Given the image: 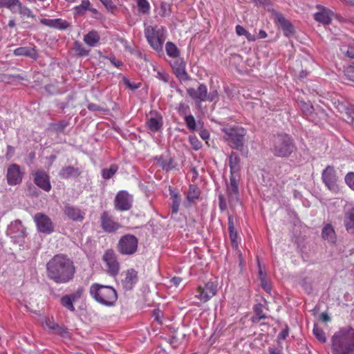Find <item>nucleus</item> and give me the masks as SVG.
Here are the masks:
<instances>
[{
    "instance_id": "6e6d98bb",
    "label": "nucleus",
    "mask_w": 354,
    "mask_h": 354,
    "mask_svg": "<svg viewBox=\"0 0 354 354\" xmlns=\"http://www.w3.org/2000/svg\"><path fill=\"white\" fill-rule=\"evenodd\" d=\"M68 125V122L67 121L62 120L55 123L53 124V129L57 132H61L63 131Z\"/></svg>"
},
{
    "instance_id": "9b49d317",
    "label": "nucleus",
    "mask_w": 354,
    "mask_h": 354,
    "mask_svg": "<svg viewBox=\"0 0 354 354\" xmlns=\"http://www.w3.org/2000/svg\"><path fill=\"white\" fill-rule=\"evenodd\" d=\"M133 196L125 190L119 191L114 199L115 209L124 212L130 209L132 207Z\"/></svg>"
},
{
    "instance_id": "473e14b6",
    "label": "nucleus",
    "mask_w": 354,
    "mask_h": 354,
    "mask_svg": "<svg viewBox=\"0 0 354 354\" xmlns=\"http://www.w3.org/2000/svg\"><path fill=\"white\" fill-rule=\"evenodd\" d=\"M87 10L97 12L96 9L92 8L89 0H82L80 5L74 8L75 13L78 15H84Z\"/></svg>"
},
{
    "instance_id": "680f3d73",
    "label": "nucleus",
    "mask_w": 354,
    "mask_h": 354,
    "mask_svg": "<svg viewBox=\"0 0 354 354\" xmlns=\"http://www.w3.org/2000/svg\"><path fill=\"white\" fill-rule=\"evenodd\" d=\"M189 139V142H190L192 146L193 147V148L194 149L198 150L201 148V144L198 141V140L197 139L196 137L190 136Z\"/></svg>"
},
{
    "instance_id": "c85d7f7f",
    "label": "nucleus",
    "mask_w": 354,
    "mask_h": 354,
    "mask_svg": "<svg viewBox=\"0 0 354 354\" xmlns=\"http://www.w3.org/2000/svg\"><path fill=\"white\" fill-rule=\"evenodd\" d=\"M240 164V158L239 156L232 152L229 156V166L230 168V176H238V173L239 171Z\"/></svg>"
},
{
    "instance_id": "bb28decb",
    "label": "nucleus",
    "mask_w": 354,
    "mask_h": 354,
    "mask_svg": "<svg viewBox=\"0 0 354 354\" xmlns=\"http://www.w3.org/2000/svg\"><path fill=\"white\" fill-rule=\"evenodd\" d=\"M343 221L348 233L354 236V207L345 212Z\"/></svg>"
},
{
    "instance_id": "20e7f679",
    "label": "nucleus",
    "mask_w": 354,
    "mask_h": 354,
    "mask_svg": "<svg viewBox=\"0 0 354 354\" xmlns=\"http://www.w3.org/2000/svg\"><path fill=\"white\" fill-rule=\"evenodd\" d=\"M271 151L279 157H288L295 149L292 138L286 133H280L272 138Z\"/></svg>"
},
{
    "instance_id": "69168bd1",
    "label": "nucleus",
    "mask_w": 354,
    "mask_h": 354,
    "mask_svg": "<svg viewBox=\"0 0 354 354\" xmlns=\"http://www.w3.org/2000/svg\"><path fill=\"white\" fill-rule=\"evenodd\" d=\"M235 30L236 34L239 36H243L247 34V30L241 25H236Z\"/></svg>"
},
{
    "instance_id": "7ed1b4c3",
    "label": "nucleus",
    "mask_w": 354,
    "mask_h": 354,
    "mask_svg": "<svg viewBox=\"0 0 354 354\" xmlns=\"http://www.w3.org/2000/svg\"><path fill=\"white\" fill-rule=\"evenodd\" d=\"M89 294L96 302L105 306H113L118 299L117 292L113 287L97 283L91 285Z\"/></svg>"
},
{
    "instance_id": "2f4dec72",
    "label": "nucleus",
    "mask_w": 354,
    "mask_h": 354,
    "mask_svg": "<svg viewBox=\"0 0 354 354\" xmlns=\"http://www.w3.org/2000/svg\"><path fill=\"white\" fill-rule=\"evenodd\" d=\"M100 36L96 30L89 31L84 37V41L91 47L96 46L100 43Z\"/></svg>"
},
{
    "instance_id": "ea45409f",
    "label": "nucleus",
    "mask_w": 354,
    "mask_h": 354,
    "mask_svg": "<svg viewBox=\"0 0 354 354\" xmlns=\"http://www.w3.org/2000/svg\"><path fill=\"white\" fill-rule=\"evenodd\" d=\"M74 50L78 56L83 57L87 56L89 54L90 50L86 49L83 46V45L80 42L76 41L74 43Z\"/></svg>"
},
{
    "instance_id": "39448f33",
    "label": "nucleus",
    "mask_w": 354,
    "mask_h": 354,
    "mask_svg": "<svg viewBox=\"0 0 354 354\" xmlns=\"http://www.w3.org/2000/svg\"><path fill=\"white\" fill-rule=\"evenodd\" d=\"M225 133L224 139L233 149L241 151L245 143V129L238 126L225 127L222 129Z\"/></svg>"
},
{
    "instance_id": "f8f14e48",
    "label": "nucleus",
    "mask_w": 354,
    "mask_h": 354,
    "mask_svg": "<svg viewBox=\"0 0 354 354\" xmlns=\"http://www.w3.org/2000/svg\"><path fill=\"white\" fill-rule=\"evenodd\" d=\"M227 195L230 207H233L239 201V176H230V183L227 185Z\"/></svg>"
},
{
    "instance_id": "a878e982",
    "label": "nucleus",
    "mask_w": 354,
    "mask_h": 354,
    "mask_svg": "<svg viewBox=\"0 0 354 354\" xmlns=\"http://www.w3.org/2000/svg\"><path fill=\"white\" fill-rule=\"evenodd\" d=\"M322 237L330 243L334 244L337 241V235L333 226L330 223L324 225L322 230Z\"/></svg>"
},
{
    "instance_id": "393cba45",
    "label": "nucleus",
    "mask_w": 354,
    "mask_h": 354,
    "mask_svg": "<svg viewBox=\"0 0 354 354\" xmlns=\"http://www.w3.org/2000/svg\"><path fill=\"white\" fill-rule=\"evenodd\" d=\"M40 23L50 28H53L60 30H66L70 26V24L62 19H40Z\"/></svg>"
},
{
    "instance_id": "8fccbe9b",
    "label": "nucleus",
    "mask_w": 354,
    "mask_h": 354,
    "mask_svg": "<svg viewBox=\"0 0 354 354\" xmlns=\"http://www.w3.org/2000/svg\"><path fill=\"white\" fill-rule=\"evenodd\" d=\"M155 77L165 83H168L170 80L169 75L164 70L158 71Z\"/></svg>"
},
{
    "instance_id": "9d476101",
    "label": "nucleus",
    "mask_w": 354,
    "mask_h": 354,
    "mask_svg": "<svg viewBox=\"0 0 354 354\" xmlns=\"http://www.w3.org/2000/svg\"><path fill=\"white\" fill-rule=\"evenodd\" d=\"M217 292V283L208 281L203 286H199L195 297L201 301L205 303L213 297Z\"/></svg>"
},
{
    "instance_id": "0eeeda50",
    "label": "nucleus",
    "mask_w": 354,
    "mask_h": 354,
    "mask_svg": "<svg viewBox=\"0 0 354 354\" xmlns=\"http://www.w3.org/2000/svg\"><path fill=\"white\" fill-rule=\"evenodd\" d=\"M138 240L132 234L122 236L118 243V251L123 255L133 254L138 249Z\"/></svg>"
},
{
    "instance_id": "a18cd8bd",
    "label": "nucleus",
    "mask_w": 354,
    "mask_h": 354,
    "mask_svg": "<svg viewBox=\"0 0 354 354\" xmlns=\"http://www.w3.org/2000/svg\"><path fill=\"white\" fill-rule=\"evenodd\" d=\"M17 11L23 17H27L30 18L35 17V15H33L31 10L29 8L23 6L21 3L19 5Z\"/></svg>"
},
{
    "instance_id": "4be33fe9",
    "label": "nucleus",
    "mask_w": 354,
    "mask_h": 354,
    "mask_svg": "<svg viewBox=\"0 0 354 354\" xmlns=\"http://www.w3.org/2000/svg\"><path fill=\"white\" fill-rule=\"evenodd\" d=\"M316 7L319 11L314 14V19L324 25L329 24L332 20L333 12L321 5H317Z\"/></svg>"
},
{
    "instance_id": "c03bdc74",
    "label": "nucleus",
    "mask_w": 354,
    "mask_h": 354,
    "mask_svg": "<svg viewBox=\"0 0 354 354\" xmlns=\"http://www.w3.org/2000/svg\"><path fill=\"white\" fill-rule=\"evenodd\" d=\"M84 292V288L82 286H79L73 293L66 295L75 302L81 299Z\"/></svg>"
},
{
    "instance_id": "58836bf2",
    "label": "nucleus",
    "mask_w": 354,
    "mask_h": 354,
    "mask_svg": "<svg viewBox=\"0 0 354 354\" xmlns=\"http://www.w3.org/2000/svg\"><path fill=\"white\" fill-rule=\"evenodd\" d=\"M118 170L116 165H111L109 168L104 169L102 171V176L104 179L108 180L111 178Z\"/></svg>"
},
{
    "instance_id": "7c9ffc66",
    "label": "nucleus",
    "mask_w": 354,
    "mask_h": 354,
    "mask_svg": "<svg viewBox=\"0 0 354 354\" xmlns=\"http://www.w3.org/2000/svg\"><path fill=\"white\" fill-rule=\"evenodd\" d=\"M158 165L165 171H169L175 167L171 158H165L163 156H156L153 158Z\"/></svg>"
},
{
    "instance_id": "6ab92c4d",
    "label": "nucleus",
    "mask_w": 354,
    "mask_h": 354,
    "mask_svg": "<svg viewBox=\"0 0 354 354\" xmlns=\"http://www.w3.org/2000/svg\"><path fill=\"white\" fill-rule=\"evenodd\" d=\"M174 73L180 80H188V75L185 70V63L182 58H176L170 63Z\"/></svg>"
},
{
    "instance_id": "72a5a7b5",
    "label": "nucleus",
    "mask_w": 354,
    "mask_h": 354,
    "mask_svg": "<svg viewBox=\"0 0 354 354\" xmlns=\"http://www.w3.org/2000/svg\"><path fill=\"white\" fill-rule=\"evenodd\" d=\"M169 194L171 199V213L172 214H176L179 209L180 203V197L176 192H174L171 187H169Z\"/></svg>"
},
{
    "instance_id": "09e8293b",
    "label": "nucleus",
    "mask_w": 354,
    "mask_h": 354,
    "mask_svg": "<svg viewBox=\"0 0 354 354\" xmlns=\"http://www.w3.org/2000/svg\"><path fill=\"white\" fill-rule=\"evenodd\" d=\"M21 3L19 0H7L4 8L9 9L12 12L15 13L17 12L16 7L18 8Z\"/></svg>"
},
{
    "instance_id": "e433bc0d",
    "label": "nucleus",
    "mask_w": 354,
    "mask_h": 354,
    "mask_svg": "<svg viewBox=\"0 0 354 354\" xmlns=\"http://www.w3.org/2000/svg\"><path fill=\"white\" fill-rule=\"evenodd\" d=\"M165 50L167 55L173 58H178L180 55V51L177 46L172 42L168 41L165 44Z\"/></svg>"
},
{
    "instance_id": "4468645a",
    "label": "nucleus",
    "mask_w": 354,
    "mask_h": 354,
    "mask_svg": "<svg viewBox=\"0 0 354 354\" xmlns=\"http://www.w3.org/2000/svg\"><path fill=\"white\" fill-rule=\"evenodd\" d=\"M100 223L102 229L107 233L115 232L121 227V225L106 211L102 213Z\"/></svg>"
},
{
    "instance_id": "f3484780",
    "label": "nucleus",
    "mask_w": 354,
    "mask_h": 354,
    "mask_svg": "<svg viewBox=\"0 0 354 354\" xmlns=\"http://www.w3.org/2000/svg\"><path fill=\"white\" fill-rule=\"evenodd\" d=\"M64 214L73 221L82 222L85 217V212L78 207L66 204L63 208Z\"/></svg>"
},
{
    "instance_id": "f257e3e1",
    "label": "nucleus",
    "mask_w": 354,
    "mask_h": 354,
    "mask_svg": "<svg viewBox=\"0 0 354 354\" xmlns=\"http://www.w3.org/2000/svg\"><path fill=\"white\" fill-rule=\"evenodd\" d=\"M75 272L73 262L62 254L55 255L46 264L47 277L58 284L66 283L73 280Z\"/></svg>"
},
{
    "instance_id": "4c0bfd02",
    "label": "nucleus",
    "mask_w": 354,
    "mask_h": 354,
    "mask_svg": "<svg viewBox=\"0 0 354 354\" xmlns=\"http://www.w3.org/2000/svg\"><path fill=\"white\" fill-rule=\"evenodd\" d=\"M73 303H74V301L72 300L66 295H64L60 299V304H61V305L64 308H66L67 310H68L69 311L73 312V313L75 311V306L73 305Z\"/></svg>"
},
{
    "instance_id": "6e6552de",
    "label": "nucleus",
    "mask_w": 354,
    "mask_h": 354,
    "mask_svg": "<svg viewBox=\"0 0 354 354\" xmlns=\"http://www.w3.org/2000/svg\"><path fill=\"white\" fill-rule=\"evenodd\" d=\"M102 261L105 265L106 270L110 276H116L120 269L117 254L112 249L106 250L102 255Z\"/></svg>"
},
{
    "instance_id": "79ce46f5",
    "label": "nucleus",
    "mask_w": 354,
    "mask_h": 354,
    "mask_svg": "<svg viewBox=\"0 0 354 354\" xmlns=\"http://www.w3.org/2000/svg\"><path fill=\"white\" fill-rule=\"evenodd\" d=\"M187 127L191 131H194L196 129V122L194 117L192 114L185 115L184 118Z\"/></svg>"
},
{
    "instance_id": "dca6fc26",
    "label": "nucleus",
    "mask_w": 354,
    "mask_h": 354,
    "mask_svg": "<svg viewBox=\"0 0 354 354\" xmlns=\"http://www.w3.org/2000/svg\"><path fill=\"white\" fill-rule=\"evenodd\" d=\"M24 172L17 164L10 165L7 169V181L10 185H16L20 183L23 178Z\"/></svg>"
},
{
    "instance_id": "423d86ee",
    "label": "nucleus",
    "mask_w": 354,
    "mask_h": 354,
    "mask_svg": "<svg viewBox=\"0 0 354 354\" xmlns=\"http://www.w3.org/2000/svg\"><path fill=\"white\" fill-rule=\"evenodd\" d=\"M166 29L164 27L148 26L145 29V35L150 46L157 52L162 50L166 39Z\"/></svg>"
},
{
    "instance_id": "49530a36",
    "label": "nucleus",
    "mask_w": 354,
    "mask_h": 354,
    "mask_svg": "<svg viewBox=\"0 0 354 354\" xmlns=\"http://www.w3.org/2000/svg\"><path fill=\"white\" fill-rule=\"evenodd\" d=\"M103 58L109 60L111 64L118 68H121L124 65V63L121 60L116 59L114 55L103 56Z\"/></svg>"
},
{
    "instance_id": "3c124183",
    "label": "nucleus",
    "mask_w": 354,
    "mask_h": 354,
    "mask_svg": "<svg viewBox=\"0 0 354 354\" xmlns=\"http://www.w3.org/2000/svg\"><path fill=\"white\" fill-rule=\"evenodd\" d=\"M342 53L349 58H354V46H342L340 48Z\"/></svg>"
},
{
    "instance_id": "37998d69",
    "label": "nucleus",
    "mask_w": 354,
    "mask_h": 354,
    "mask_svg": "<svg viewBox=\"0 0 354 354\" xmlns=\"http://www.w3.org/2000/svg\"><path fill=\"white\" fill-rule=\"evenodd\" d=\"M313 334L316 338L321 342L325 343L326 342V337L324 330L315 324L313 328Z\"/></svg>"
},
{
    "instance_id": "c756f323",
    "label": "nucleus",
    "mask_w": 354,
    "mask_h": 354,
    "mask_svg": "<svg viewBox=\"0 0 354 354\" xmlns=\"http://www.w3.org/2000/svg\"><path fill=\"white\" fill-rule=\"evenodd\" d=\"M14 55L16 56H26L32 59H37V53L35 48L32 47H19L15 49Z\"/></svg>"
},
{
    "instance_id": "864d4df0",
    "label": "nucleus",
    "mask_w": 354,
    "mask_h": 354,
    "mask_svg": "<svg viewBox=\"0 0 354 354\" xmlns=\"http://www.w3.org/2000/svg\"><path fill=\"white\" fill-rule=\"evenodd\" d=\"M218 207L222 212H225L227 208V201L223 194L218 195Z\"/></svg>"
},
{
    "instance_id": "603ef678",
    "label": "nucleus",
    "mask_w": 354,
    "mask_h": 354,
    "mask_svg": "<svg viewBox=\"0 0 354 354\" xmlns=\"http://www.w3.org/2000/svg\"><path fill=\"white\" fill-rule=\"evenodd\" d=\"M345 183L346 185L354 191V172H348L345 176Z\"/></svg>"
},
{
    "instance_id": "a19ab883",
    "label": "nucleus",
    "mask_w": 354,
    "mask_h": 354,
    "mask_svg": "<svg viewBox=\"0 0 354 354\" xmlns=\"http://www.w3.org/2000/svg\"><path fill=\"white\" fill-rule=\"evenodd\" d=\"M137 6L140 13H149L150 10V4L147 0H137Z\"/></svg>"
},
{
    "instance_id": "338daca9",
    "label": "nucleus",
    "mask_w": 354,
    "mask_h": 354,
    "mask_svg": "<svg viewBox=\"0 0 354 354\" xmlns=\"http://www.w3.org/2000/svg\"><path fill=\"white\" fill-rule=\"evenodd\" d=\"M261 284L263 288L268 292H269L271 290V287L269 284L266 283L264 279H261Z\"/></svg>"
},
{
    "instance_id": "0e129e2a",
    "label": "nucleus",
    "mask_w": 354,
    "mask_h": 354,
    "mask_svg": "<svg viewBox=\"0 0 354 354\" xmlns=\"http://www.w3.org/2000/svg\"><path fill=\"white\" fill-rule=\"evenodd\" d=\"M103 5L106 8L109 10H113L115 8V6L114 5L112 0H100Z\"/></svg>"
},
{
    "instance_id": "412c9836",
    "label": "nucleus",
    "mask_w": 354,
    "mask_h": 354,
    "mask_svg": "<svg viewBox=\"0 0 354 354\" xmlns=\"http://www.w3.org/2000/svg\"><path fill=\"white\" fill-rule=\"evenodd\" d=\"M187 94L196 102H201L206 101V93L207 87L204 84H200L198 88H188L187 89Z\"/></svg>"
},
{
    "instance_id": "aec40b11",
    "label": "nucleus",
    "mask_w": 354,
    "mask_h": 354,
    "mask_svg": "<svg viewBox=\"0 0 354 354\" xmlns=\"http://www.w3.org/2000/svg\"><path fill=\"white\" fill-rule=\"evenodd\" d=\"M274 21L281 27L286 37L292 35L294 32V28L291 23L286 19L283 14L279 12H274Z\"/></svg>"
},
{
    "instance_id": "f03ea898",
    "label": "nucleus",
    "mask_w": 354,
    "mask_h": 354,
    "mask_svg": "<svg viewBox=\"0 0 354 354\" xmlns=\"http://www.w3.org/2000/svg\"><path fill=\"white\" fill-rule=\"evenodd\" d=\"M330 347L333 354H354V328H339L331 337Z\"/></svg>"
},
{
    "instance_id": "cd10ccee",
    "label": "nucleus",
    "mask_w": 354,
    "mask_h": 354,
    "mask_svg": "<svg viewBox=\"0 0 354 354\" xmlns=\"http://www.w3.org/2000/svg\"><path fill=\"white\" fill-rule=\"evenodd\" d=\"M81 172L77 167L73 166H67L61 169L59 172V176L62 178H68L71 177H77L80 175Z\"/></svg>"
},
{
    "instance_id": "4d7b16f0",
    "label": "nucleus",
    "mask_w": 354,
    "mask_h": 354,
    "mask_svg": "<svg viewBox=\"0 0 354 354\" xmlns=\"http://www.w3.org/2000/svg\"><path fill=\"white\" fill-rule=\"evenodd\" d=\"M229 233H230V240L232 242V245L233 247L236 248L238 246V234H237L236 229L229 230Z\"/></svg>"
},
{
    "instance_id": "bf43d9fd",
    "label": "nucleus",
    "mask_w": 354,
    "mask_h": 354,
    "mask_svg": "<svg viewBox=\"0 0 354 354\" xmlns=\"http://www.w3.org/2000/svg\"><path fill=\"white\" fill-rule=\"evenodd\" d=\"M87 109L90 111H102V112H106V109L101 107L100 106L96 104H94V103H90L88 104L87 106Z\"/></svg>"
},
{
    "instance_id": "e2e57ef3",
    "label": "nucleus",
    "mask_w": 354,
    "mask_h": 354,
    "mask_svg": "<svg viewBox=\"0 0 354 354\" xmlns=\"http://www.w3.org/2000/svg\"><path fill=\"white\" fill-rule=\"evenodd\" d=\"M218 98V92L215 90L211 91L209 93H206V101L213 102Z\"/></svg>"
},
{
    "instance_id": "de8ad7c7",
    "label": "nucleus",
    "mask_w": 354,
    "mask_h": 354,
    "mask_svg": "<svg viewBox=\"0 0 354 354\" xmlns=\"http://www.w3.org/2000/svg\"><path fill=\"white\" fill-rule=\"evenodd\" d=\"M176 109L178 113L180 115L184 116V118L185 115H188V113L189 112V106L183 102L178 104Z\"/></svg>"
},
{
    "instance_id": "f704fd0d",
    "label": "nucleus",
    "mask_w": 354,
    "mask_h": 354,
    "mask_svg": "<svg viewBox=\"0 0 354 354\" xmlns=\"http://www.w3.org/2000/svg\"><path fill=\"white\" fill-rule=\"evenodd\" d=\"M254 316L251 319L253 323H258L261 319L267 318V315L263 312V305L257 304L254 306Z\"/></svg>"
},
{
    "instance_id": "b1692460",
    "label": "nucleus",
    "mask_w": 354,
    "mask_h": 354,
    "mask_svg": "<svg viewBox=\"0 0 354 354\" xmlns=\"http://www.w3.org/2000/svg\"><path fill=\"white\" fill-rule=\"evenodd\" d=\"M7 233L12 239L24 238L25 235V227L19 220H16L12 222L8 226Z\"/></svg>"
},
{
    "instance_id": "a211bd4d",
    "label": "nucleus",
    "mask_w": 354,
    "mask_h": 354,
    "mask_svg": "<svg viewBox=\"0 0 354 354\" xmlns=\"http://www.w3.org/2000/svg\"><path fill=\"white\" fill-rule=\"evenodd\" d=\"M34 183L45 192H49L51 188L49 175L44 171H37L34 174Z\"/></svg>"
},
{
    "instance_id": "774afa93",
    "label": "nucleus",
    "mask_w": 354,
    "mask_h": 354,
    "mask_svg": "<svg viewBox=\"0 0 354 354\" xmlns=\"http://www.w3.org/2000/svg\"><path fill=\"white\" fill-rule=\"evenodd\" d=\"M124 84L131 89H137L139 88L137 85H132L127 78L124 79Z\"/></svg>"
},
{
    "instance_id": "5fc2aeb1",
    "label": "nucleus",
    "mask_w": 354,
    "mask_h": 354,
    "mask_svg": "<svg viewBox=\"0 0 354 354\" xmlns=\"http://www.w3.org/2000/svg\"><path fill=\"white\" fill-rule=\"evenodd\" d=\"M344 74L346 78L354 82V65H350L344 70Z\"/></svg>"
},
{
    "instance_id": "052dcab7",
    "label": "nucleus",
    "mask_w": 354,
    "mask_h": 354,
    "mask_svg": "<svg viewBox=\"0 0 354 354\" xmlns=\"http://www.w3.org/2000/svg\"><path fill=\"white\" fill-rule=\"evenodd\" d=\"M345 113L348 115V118L351 119V122L354 121V106L350 105L345 106Z\"/></svg>"
},
{
    "instance_id": "13d9d810",
    "label": "nucleus",
    "mask_w": 354,
    "mask_h": 354,
    "mask_svg": "<svg viewBox=\"0 0 354 354\" xmlns=\"http://www.w3.org/2000/svg\"><path fill=\"white\" fill-rule=\"evenodd\" d=\"M289 335V328L288 326H286V327L279 333L277 336V342L278 344H280L281 341H283L286 339V337Z\"/></svg>"
},
{
    "instance_id": "5701e85b",
    "label": "nucleus",
    "mask_w": 354,
    "mask_h": 354,
    "mask_svg": "<svg viewBox=\"0 0 354 354\" xmlns=\"http://www.w3.org/2000/svg\"><path fill=\"white\" fill-rule=\"evenodd\" d=\"M138 281V272L134 269H129L122 280V285L125 290H131Z\"/></svg>"
},
{
    "instance_id": "2eb2a0df",
    "label": "nucleus",
    "mask_w": 354,
    "mask_h": 354,
    "mask_svg": "<svg viewBox=\"0 0 354 354\" xmlns=\"http://www.w3.org/2000/svg\"><path fill=\"white\" fill-rule=\"evenodd\" d=\"M38 230L40 232L50 234L53 231L51 220L46 215L37 213L34 217Z\"/></svg>"
},
{
    "instance_id": "ddd939ff",
    "label": "nucleus",
    "mask_w": 354,
    "mask_h": 354,
    "mask_svg": "<svg viewBox=\"0 0 354 354\" xmlns=\"http://www.w3.org/2000/svg\"><path fill=\"white\" fill-rule=\"evenodd\" d=\"M322 178L323 183L330 191L334 193L339 191L337 184V178L333 167L328 165L322 171Z\"/></svg>"
},
{
    "instance_id": "1a4fd4ad",
    "label": "nucleus",
    "mask_w": 354,
    "mask_h": 354,
    "mask_svg": "<svg viewBox=\"0 0 354 354\" xmlns=\"http://www.w3.org/2000/svg\"><path fill=\"white\" fill-rule=\"evenodd\" d=\"M146 127L149 133L160 132L163 129V118L156 111H151L147 115Z\"/></svg>"
},
{
    "instance_id": "c9c22d12",
    "label": "nucleus",
    "mask_w": 354,
    "mask_h": 354,
    "mask_svg": "<svg viewBox=\"0 0 354 354\" xmlns=\"http://www.w3.org/2000/svg\"><path fill=\"white\" fill-rule=\"evenodd\" d=\"M200 194V189L196 185H190L187 194V199L189 202L192 203L199 198Z\"/></svg>"
}]
</instances>
